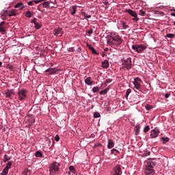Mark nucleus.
I'll use <instances>...</instances> for the list:
<instances>
[{
    "label": "nucleus",
    "instance_id": "nucleus-1",
    "mask_svg": "<svg viewBox=\"0 0 175 175\" xmlns=\"http://www.w3.org/2000/svg\"><path fill=\"white\" fill-rule=\"evenodd\" d=\"M157 165V162L152 161H148L145 165V175H154L155 171L154 170V167Z\"/></svg>",
    "mask_w": 175,
    "mask_h": 175
},
{
    "label": "nucleus",
    "instance_id": "nucleus-2",
    "mask_svg": "<svg viewBox=\"0 0 175 175\" xmlns=\"http://www.w3.org/2000/svg\"><path fill=\"white\" fill-rule=\"evenodd\" d=\"M60 164L57 162L52 163L49 167L50 175H55L59 172Z\"/></svg>",
    "mask_w": 175,
    "mask_h": 175
},
{
    "label": "nucleus",
    "instance_id": "nucleus-3",
    "mask_svg": "<svg viewBox=\"0 0 175 175\" xmlns=\"http://www.w3.org/2000/svg\"><path fill=\"white\" fill-rule=\"evenodd\" d=\"M123 61L124 62L122 69H126L127 70H129V69H132V58H124Z\"/></svg>",
    "mask_w": 175,
    "mask_h": 175
},
{
    "label": "nucleus",
    "instance_id": "nucleus-4",
    "mask_svg": "<svg viewBox=\"0 0 175 175\" xmlns=\"http://www.w3.org/2000/svg\"><path fill=\"white\" fill-rule=\"evenodd\" d=\"M132 49L134 50V51L142 54V53H144V51L147 49V46L143 44H134L132 45Z\"/></svg>",
    "mask_w": 175,
    "mask_h": 175
},
{
    "label": "nucleus",
    "instance_id": "nucleus-5",
    "mask_svg": "<svg viewBox=\"0 0 175 175\" xmlns=\"http://www.w3.org/2000/svg\"><path fill=\"white\" fill-rule=\"evenodd\" d=\"M27 94H28V91L27 90H19L18 92V99L21 100H25V99H27Z\"/></svg>",
    "mask_w": 175,
    "mask_h": 175
},
{
    "label": "nucleus",
    "instance_id": "nucleus-6",
    "mask_svg": "<svg viewBox=\"0 0 175 175\" xmlns=\"http://www.w3.org/2000/svg\"><path fill=\"white\" fill-rule=\"evenodd\" d=\"M122 165L118 164L113 168L111 175H122Z\"/></svg>",
    "mask_w": 175,
    "mask_h": 175
},
{
    "label": "nucleus",
    "instance_id": "nucleus-7",
    "mask_svg": "<svg viewBox=\"0 0 175 175\" xmlns=\"http://www.w3.org/2000/svg\"><path fill=\"white\" fill-rule=\"evenodd\" d=\"M133 84L135 85V88L138 91H142V79H140V78H135L134 79Z\"/></svg>",
    "mask_w": 175,
    "mask_h": 175
},
{
    "label": "nucleus",
    "instance_id": "nucleus-8",
    "mask_svg": "<svg viewBox=\"0 0 175 175\" xmlns=\"http://www.w3.org/2000/svg\"><path fill=\"white\" fill-rule=\"evenodd\" d=\"M112 40L116 42V46H120L122 44V39L118 36V34H115L114 36H111Z\"/></svg>",
    "mask_w": 175,
    "mask_h": 175
},
{
    "label": "nucleus",
    "instance_id": "nucleus-9",
    "mask_svg": "<svg viewBox=\"0 0 175 175\" xmlns=\"http://www.w3.org/2000/svg\"><path fill=\"white\" fill-rule=\"evenodd\" d=\"M126 13H129L130 16H131L132 17H134L133 18V21H139V18H137V13H136V12L131 9H128V10H126Z\"/></svg>",
    "mask_w": 175,
    "mask_h": 175
},
{
    "label": "nucleus",
    "instance_id": "nucleus-10",
    "mask_svg": "<svg viewBox=\"0 0 175 175\" xmlns=\"http://www.w3.org/2000/svg\"><path fill=\"white\" fill-rule=\"evenodd\" d=\"M31 23L34 24L35 29H40V28H42V23H40V21H39L38 18H34L31 21Z\"/></svg>",
    "mask_w": 175,
    "mask_h": 175
},
{
    "label": "nucleus",
    "instance_id": "nucleus-11",
    "mask_svg": "<svg viewBox=\"0 0 175 175\" xmlns=\"http://www.w3.org/2000/svg\"><path fill=\"white\" fill-rule=\"evenodd\" d=\"M159 135V129L158 128H154V129L150 131V137L152 139H155L158 137Z\"/></svg>",
    "mask_w": 175,
    "mask_h": 175
},
{
    "label": "nucleus",
    "instance_id": "nucleus-12",
    "mask_svg": "<svg viewBox=\"0 0 175 175\" xmlns=\"http://www.w3.org/2000/svg\"><path fill=\"white\" fill-rule=\"evenodd\" d=\"M46 72L49 73V75H56V73H58V72H59V69L57 68H52L46 70Z\"/></svg>",
    "mask_w": 175,
    "mask_h": 175
},
{
    "label": "nucleus",
    "instance_id": "nucleus-13",
    "mask_svg": "<svg viewBox=\"0 0 175 175\" xmlns=\"http://www.w3.org/2000/svg\"><path fill=\"white\" fill-rule=\"evenodd\" d=\"M102 68H103V69H107V68H109V60L107 59H105L101 64Z\"/></svg>",
    "mask_w": 175,
    "mask_h": 175
},
{
    "label": "nucleus",
    "instance_id": "nucleus-14",
    "mask_svg": "<svg viewBox=\"0 0 175 175\" xmlns=\"http://www.w3.org/2000/svg\"><path fill=\"white\" fill-rule=\"evenodd\" d=\"M87 46L89 47V50L92 51V54H96V55H99V53L95 50V48L92 47V46L90 44H87Z\"/></svg>",
    "mask_w": 175,
    "mask_h": 175
},
{
    "label": "nucleus",
    "instance_id": "nucleus-15",
    "mask_svg": "<svg viewBox=\"0 0 175 175\" xmlns=\"http://www.w3.org/2000/svg\"><path fill=\"white\" fill-rule=\"evenodd\" d=\"M14 8L17 9L18 8H19V10H23L24 8H25V5L23 3H18L14 5Z\"/></svg>",
    "mask_w": 175,
    "mask_h": 175
},
{
    "label": "nucleus",
    "instance_id": "nucleus-16",
    "mask_svg": "<svg viewBox=\"0 0 175 175\" xmlns=\"http://www.w3.org/2000/svg\"><path fill=\"white\" fill-rule=\"evenodd\" d=\"M85 83L88 85H92V84H94V81L91 80V77H88L85 79Z\"/></svg>",
    "mask_w": 175,
    "mask_h": 175
},
{
    "label": "nucleus",
    "instance_id": "nucleus-17",
    "mask_svg": "<svg viewBox=\"0 0 175 175\" xmlns=\"http://www.w3.org/2000/svg\"><path fill=\"white\" fill-rule=\"evenodd\" d=\"M5 94L6 98H12V96H13L14 93H13V90H7Z\"/></svg>",
    "mask_w": 175,
    "mask_h": 175
},
{
    "label": "nucleus",
    "instance_id": "nucleus-18",
    "mask_svg": "<svg viewBox=\"0 0 175 175\" xmlns=\"http://www.w3.org/2000/svg\"><path fill=\"white\" fill-rule=\"evenodd\" d=\"M62 32V29L57 28V29H54L53 34L55 35V36H58L59 35V33H61Z\"/></svg>",
    "mask_w": 175,
    "mask_h": 175
},
{
    "label": "nucleus",
    "instance_id": "nucleus-19",
    "mask_svg": "<svg viewBox=\"0 0 175 175\" xmlns=\"http://www.w3.org/2000/svg\"><path fill=\"white\" fill-rule=\"evenodd\" d=\"M134 131L135 132V135H137L140 133V124H137L135 126Z\"/></svg>",
    "mask_w": 175,
    "mask_h": 175
},
{
    "label": "nucleus",
    "instance_id": "nucleus-20",
    "mask_svg": "<svg viewBox=\"0 0 175 175\" xmlns=\"http://www.w3.org/2000/svg\"><path fill=\"white\" fill-rule=\"evenodd\" d=\"M107 147L108 148H113V147H114V142H113L111 139H109Z\"/></svg>",
    "mask_w": 175,
    "mask_h": 175
},
{
    "label": "nucleus",
    "instance_id": "nucleus-21",
    "mask_svg": "<svg viewBox=\"0 0 175 175\" xmlns=\"http://www.w3.org/2000/svg\"><path fill=\"white\" fill-rule=\"evenodd\" d=\"M161 140L163 142V144H166L167 143V142H169L170 140V139L167 137H162L161 138Z\"/></svg>",
    "mask_w": 175,
    "mask_h": 175
},
{
    "label": "nucleus",
    "instance_id": "nucleus-22",
    "mask_svg": "<svg viewBox=\"0 0 175 175\" xmlns=\"http://www.w3.org/2000/svg\"><path fill=\"white\" fill-rule=\"evenodd\" d=\"M25 17H28V18H31L32 16H33V14L31 12V11L27 10L25 14Z\"/></svg>",
    "mask_w": 175,
    "mask_h": 175
},
{
    "label": "nucleus",
    "instance_id": "nucleus-23",
    "mask_svg": "<svg viewBox=\"0 0 175 175\" xmlns=\"http://www.w3.org/2000/svg\"><path fill=\"white\" fill-rule=\"evenodd\" d=\"M35 157H36L37 158H43V154H42L40 152V151H37L35 153Z\"/></svg>",
    "mask_w": 175,
    "mask_h": 175
},
{
    "label": "nucleus",
    "instance_id": "nucleus-24",
    "mask_svg": "<svg viewBox=\"0 0 175 175\" xmlns=\"http://www.w3.org/2000/svg\"><path fill=\"white\" fill-rule=\"evenodd\" d=\"M72 11L71 12V14L74 16V14H76V12H77V8L76 7V5H72Z\"/></svg>",
    "mask_w": 175,
    "mask_h": 175
},
{
    "label": "nucleus",
    "instance_id": "nucleus-25",
    "mask_svg": "<svg viewBox=\"0 0 175 175\" xmlns=\"http://www.w3.org/2000/svg\"><path fill=\"white\" fill-rule=\"evenodd\" d=\"M8 173H9V170L5 167L3 172L0 174L1 175H8Z\"/></svg>",
    "mask_w": 175,
    "mask_h": 175
},
{
    "label": "nucleus",
    "instance_id": "nucleus-26",
    "mask_svg": "<svg viewBox=\"0 0 175 175\" xmlns=\"http://www.w3.org/2000/svg\"><path fill=\"white\" fill-rule=\"evenodd\" d=\"M111 154L113 155H116V154H120V151H118L117 149L116 148H113L111 150Z\"/></svg>",
    "mask_w": 175,
    "mask_h": 175
},
{
    "label": "nucleus",
    "instance_id": "nucleus-27",
    "mask_svg": "<svg viewBox=\"0 0 175 175\" xmlns=\"http://www.w3.org/2000/svg\"><path fill=\"white\" fill-rule=\"evenodd\" d=\"M49 6H50V2L49 1H44V3H42V8H49Z\"/></svg>",
    "mask_w": 175,
    "mask_h": 175
},
{
    "label": "nucleus",
    "instance_id": "nucleus-28",
    "mask_svg": "<svg viewBox=\"0 0 175 175\" xmlns=\"http://www.w3.org/2000/svg\"><path fill=\"white\" fill-rule=\"evenodd\" d=\"M0 32L2 33V35H5L6 29H5L4 26H0Z\"/></svg>",
    "mask_w": 175,
    "mask_h": 175
},
{
    "label": "nucleus",
    "instance_id": "nucleus-29",
    "mask_svg": "<svg viewBox=\"0 0 175 175\" xmlns=\"http://www.w3.org/2000/svg\"><path fill=\"white\" fill-rule=\"evenodd\" d=\"M12 165H13V161H9L8 163H7L5 167L9 170L12 167Z\"/></svg>",
    "mask_w": 175,
    "mask_h": 175
},
{
    "label": "nucleus",
    "instance_id": "nucleus-30",
    "mask_svg": "<svg viewBox=\"0 0 175 175\" xmlns=\"http://www.w3.org/2000/svg\"><path fill=\"white\" fill-rule=\"evenodd\" d=\"M3 158V162H8V161H10V159H12V157H8V154H5Z\"/></svg>",
    "mask_w": 175,
    "mask_h": 175
},
{
    "label": "nucleus",
    "instance_id": "nucleus-31",
    "mask_svg": "<svg viewBox=\"0 0 175 175\" xmlns=\"http://www.w3.org/2000/svg\"><path fill=\"white\" fill-rule=\"evenodd\" d=\"M8 16V12H4L1 16V20H6V16Z\"/></svg>",
    "mask_w": 175,
    "mask_h": 175
},
{
    "label": "nucleus",
    "instance_id": "nucleus-32",
    "mask_svg": "<svg viewBox=\"0 0 175 175\" xmlns=\"http://www.w3.org/2000/svg\"><path fill=\"white\" fill-rule=\"evenodd\" d=\"M122 25L123 29H126V28H129V25H126V22H122Z\"/></svg>",
    "mask_w": 175,
    "mask_h": 175
},
{
    "label": "nucleus",
    "instance_id": "nucleus-33",
    "mask_svg": "<svg viewBox=\"0 0 175 175\" xmlns=\"http://www.w3.org/2000/svg\"><path fill=\"white\" fill-rule=\"evenodd\" d=\"M82 16L85 17V18H91V15H88L87 13L82 12Z\"/></svg>",
    "mask_w": 175,
    "mask_h": 175
},
{
    "label": "nucleus",
    "instance_id": "nucleus-34",
    "mask_svg": "<svg viewBox=\"0 0 175 175\" xmlns=\"http://www.w3.org/2000/svg\"><path fill=\"white\" fill-rule=\"evenodd\" d=\"M99 90H100L98 87H94L92 88V91L94 92V94H95L96 92H99Z\"/></svg>",
    "mask_w": 175,
    "mask_h": 175
},
{
    "label": "nucleus",
    "instance_id": "nucleus-35",
    "mask_svg": "<svg viewBox=\"0 0 175 175\" xmlns=\"http://www.w3.org/2000/svg\"><path fill=\"white\" fill-rule=\"evenodd\" d=\"M7 15L9 16V17H12L13 16H16V14L14 12H7Z\"/></svg>",
    "mask_w": 175,
    "mask_h": 175
},
{
    "label": "nucleus",
    "instance_id": "nucleus-36",
    "mask_svg": "<svg viewBox=\"0 0 175 175\" xmlns=\"http://www.w3.org/2000/svg\"><path fill=\"white\" fill-rule=\"evenodd\" d=\"M111 81H113V79H107L105 80V86L107 85V84H109V83H111Z\"/></svg>",
    "mask_w": 175,
    "mask_h": 175
},
{
    "label": "nucleus",
    "instance_id": "nucleus-37",
    "mask_svg": "<svg viewBox=\"0 0 175 175\" xmlns=\"http://www.w3.org/2000/svg\"><path fill=\"white\" fill-rule=\"evenodd\" d=\"M94 118H99V117H100V113H99L98 112H94Z\"/></svg>",
    "mask_w": 175,
    "mask_h": 175
},
{
    "label": "nucleus",
    "instance_id": "nucleus-38",
    "mask_svg": "<svg viewBox=\"0 0 175 175\" xmlns=\"http://www.w3.org/2000/svg\"><path fill=\"white\" fill-rule=\"evenodd\" d=\"M166 37L167 38H170V39H173V38H174V34H173V33H167L166 35Z\"/></svg>",
    "mask_w": 175,
    "mask_h": 175
},
{
    "label": "nucleus",
    "instance_id": "nucleus-39",
    "mask_svg": "<svg viewBox=\"0 0 175 175\" xmlns=\"http://www.w3.org/2000/svg\"><path fill=\"white\" fill-rule=\"evenodd\" d=\"M148 131H150V126H145L144 129V132L145 133H147V132H148Z\"/></svg>",
    "mask_w": 175,
    "mask_h": 175
},
{
    "label": "nucleus",
    "instance_id": "nucleus-40",
    "mask_svg": "<svg viewBox=\"0 0 175 175\" xmlns=\"http://www.w3.org/2000/svg\"><path fill=\"white\" fill-rule=\"evenodd\" d=\"M69 170H70V172H72V173H75V167H73L72 165L70 166Z\"/></svg>",
    "mask_w": 175,
    "mask_h": 175
},
{
    "label": "nucleus",
    "instance_id": "nucleus-41",
    "mask_svg": "<svg viewBox=\"0 0 175 175\" xmlns=\"http://www.w3.org/2000/svg\"><path fill=\"white\" fill-rule=\"evenodd\" d=\"M131 92H132V90L128 89L126 92V96L128 97L129 96V94H131Z\"/></svg>",
    "mask_w": 175,
    "mask_h": 175
},
{
    "label": "nucleus",
    "instance_id": "nucleus-42",
    "mask_svg": "<svg viewBox=\"0 0 175 175\" xmlns=\"http://www.w3.org/2000/svg\"><path fill=\"white\" fill-rule=\"evenodd\" d=\"M67 50L69 53H75V48L73 47L68 48Z\"/></svg>",
    "mask_w": 175,
    "mask_h": 175
},
{
    "label": "nucleus",
    "instance_id": "nucleus-43",
    "mask_svg": "<svg viewBox=\"0 0 175 175\" xmlns=\"http://www.w3.org/2000/svg\"><path fill=\"white\" fill-rule=\"evenodd\" d=\"M139 14L140 16H144V15L146 14V12L143 10H139Z\"/></svg>",
    "mask_w": 175,
    "mask_h": 175
},
{
    "label": "nucleus",
    "instance_id": "nucleus-44",
    "mask_svg": "<svg viewBox=\"0 0 175 175\" xmlns=\"http://www.w3.org/2000/svg\"><path fill=\"white\" fill-rule=\"evenodd\" d=\"M146 109V110H151V109H152V105H147Z\"/></svg>",
    "mask_w": 175,
    "mask_h": 175
},
{
    "label": "nucleus",
    "instance_id": "nucleus-45",
    "mask_svg": "<svg viewBox=\"0 0 175 175\" xmlns=\"http://www.w3.org/2000/svg\"><path fill=\"white\" fill-rule=\"evenodd\" d=\"M27 5H29V6H33V1H28Z\"/></svg>",
    "mask_w": 175,
    "mask_h": 175
},
{
    "label": "nucleus",
    "instance_id": "nucleus-46",
    "mask_svg": "<svg viewBox=\"0 0 175 175\" xmlns=\"http://www.w3.org/2000/svg\"><path fill=\"white\" fill-rule=\"evenodd\" d=\"M55 142H59V135H56L55 137Z\"/></svg>",
    "mask_w": 175,
    "mask_h": 175
},
{
    "label": "nucleus",
    "instance_id": "nucleus-47",
    "mask_svg": "<svg viewBox=\"0 0 175 175\" xmlns=\"http://www.w3.org/2000/svg\"><path fill=\"white\" fill-rule=\"evenodd\" d=\"M109 90H110V88H109V87L105 88V89L104 90L105 94H107V92H109Z\"/></svg>",
    "mask_w": 175,
    "mask_h": 175
},
{
    "label": "nucleus",
    "instance_id": "nucleus-48",
    "mask_svg": "<svg viewBox=\"0 0 175 175\" xmlns=\"http://www.w3.org/2000/svg\"><path fill=\"white\" fill-rule=\"evenodd\" d=\"M92 32H94V31L92 30V29H89V30L88 31V33H89V35L92 34Z\"/></svg>",
    "mask_w": 175,
    "mask_h": 175
},
{
    "label": "nucleus",
    "instance_id": "nucleus-49",
    "mask_svg": "<svg viewBox=\"0 0 175 175\" xmlns=\"http://www.w3.org/2000/svg\"><path fill=\"white\" fill-rule=\"evenodd\" d=\"M107 44H109V46H111V44H113V42H111V40H108Z\"/></svg>",
    "mask_w": 175,
    "mask_h": 175
},
{
    "label": "nucleus",
    "instance_id": "nucleus-50",
    "mask_svg": "<svg viewBox=\"0 0 175 175\" xmlns=\"http://www.w3.org/2000/svg\"><path fill=\"white\" fill-rule=\"evenodd\" d=\"M33 122H35V120L32 119L31 122L29 124V126H32V124H33Z\"/></svg>",
    "mask_w": 175,
    "mask_h": 175
},
{
    "label": "nucleus",
    "instance_id": "nucleus-51",
    "mask_svg": "<svg viewBox=\"0 0 175 175\" xmlns=\"http://www.w3.org/2000/svg\"><path fill=\"white\" fill-rule=\"evenodd\" d=\"M169 96H170V93H167V94H165V98H169Z\"/></svg>",
    "mask_w": 175,
    "mask_h": 175
},
{
    "label": "nucleus",
    "instance_id": "nucleus-52",
    "mask_svg": "<svg viewBox=\"0 0 175 175\" xmlns=\"http://www.w3.org/2000/svg\"><path fill=\"white\" fill-rule=\"evenodd\" d=\"M100 95H106V94H105V90H102L100 92Z\"/></svg>",
    "mask_w": 175,
    "mask_h": 175
},
{
    "label": "nucleus",
    "instance_id": "nucleus-53",
    "mask_svg": "<svg viewBox=\"0 0 175 175\" xmlns=\"http://www.w3.org/2000/svg\"><path fill=\"white\" fill-rule=\"evenodd\" d=\"M103 3H104L105 6H109V2H107V1H105V2H103Z\"/></svg>",
    "mask_w": 175,
    "mask_h": 175
},
{
    "label": "nucleus",
    "instance_id": "nucleus-54",
    "mask_svg": "<svg viewBox=\"0 0 175 175\" xmlns=\"http://www.w3.org/2000/svg\"><path fill=\"white\" fill-rule=\"evenodd\" d=\"M5 25V21H3L0 23V27H3Z\"/></svg>",
    "mask_w": 175,
    "mask_h": 175
},
{
    "label": "nucleus",
    "instance_id": "nucleus-55",
    "mask_svg": "<svg viewBox=\"0 0 175 175\" xmlns=\"http://www.w3.org/2000/svg\"><path fill=\"white\" fill-rule=\"evenodd\" d=\"M34 3H39V0H33Z\"/></svg>",
    "mask_w": 175,
    "mask_h": 175
},
{
    "label": "nucleus",
    "instance_id": "nucleus-56",
    "mask_svg": "<svg viewBox=\"0 0 175 175\" xmlns=\"http://www.w3.org/2000/svg\"><path fill=\"white\" fill-rule=\"evenodd\" d=\"M77 51H78V53H80V51H81V48L79 47L77 49Z\"/></svg>",
    "mask_w": 175,
    "mask_h": 175
},
{
    "label": "nucleus",
    "instance_id": "nucleus-57",
    "mask_svg": "<svg viewBox=\"0 0 175 175\" xmlns=\"http://www.w3.org/2000/svg\"><path fill=\"white\" fill-rule=\"evenodd\" d=\"M90 137H92V138L95 137V134H91Z\"/></svg>",
    "mask_w": 175,
    "mask_h": 175
},
{
    "label": "nucleus",
    "instance_id": "nucleus-58",
    "mask_svg": "<svg viewBox=\"0 0 175 175\" xmlns=\"http://www.w3.org/2000/svg\"><path fill=\"white\" fill-rule=\"evenodd\" d=\"M150 154H151V152H148L146 154V157H148V155H150Z\"/></svg>",
    "mask_w": 175,
    "mask_h": 175
},
{
    "label": "nucleus",
    "instance_id": "nucleus-59",
    "mask_svg": "<svg viewBox=\"0 0 175 175\" xmlns=\"http://www.w3.org/2000/svg\"><path fill=\"white\" fill-rule=\"evenodd\" d=\"M102 57H105V55H106V53H105V52H103L102 54H101Z\"/></svg>",
    "mask_w": 175,
    "mask_h": 175
},
{
    "label": "nucleus",
    "instance_id": "nucleus-60",
    "mask_svg": "<svg viewBox=\"0 0 175 175\" xmlns=\"http://www.w3.org/2000/svg\"><path fill=\"white\" fill-rule=\"evenodd\" d=\"M104 51H109V48H105V49H104Z\"/></svg>",
    "mask_w": 175,
    "mask_h": 175
},
{
    "label": "nucleus",
    "instance_id": "nucleus-61",
    "mask_svg": "<svg viewBox=\"0 0 175 175\" xmlns=\"http://www.w3.org/2000/svg\"><path fill=\"white\" fill-rule=\"evenodd\" d=\"M171 16H173L174 17H175V13H171Z\"/></svg>",
    "mask_w": 175,
    "mask_h": 175
},
{
    "label": "nucleus",
    "instance_id": "nucleus-62",
    "mask_svg": "<svg viewBox=\"0 0 175 175\" xmlns=\"http://www.w3.org/2000/svg\"><path fill=\"white\" fill-rule=\"evenodd\" d=\"M39 3H40V2H43V0H38Z\"/></svg>",
    "mask_w": 175,
    "mask_h": 175
},
{
    "label": "nucleus",
    "instance_id": "nucleus-63",
    "mask_svg": "<svg viewBox=\"0 0 175 175\" xmlns=\"http://www.w3.org/2000/svg\"><path fill=\"white\" fill-rule=\"evenodd\" d=\"M68 175H70V171H69V172H68Z\"/></svg>",
    "mask_w": 175,
    "mask_h": 175
},
{
    "label": "nucleus",
    "instance_id": "nucleus-64",
    "mask_svg": "<svg viewBox=\"0 0 175 175\" xmlns=\"http://www.w3.org/2000/svg\"><path fill=\"white\" fill-rule=\"evenodd\" d=\"M23 175H27V174L25 173V174H23Z\"/></svg>",
    "mask_w": 175,
    "mask_h": 175
}]
</instances>
